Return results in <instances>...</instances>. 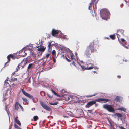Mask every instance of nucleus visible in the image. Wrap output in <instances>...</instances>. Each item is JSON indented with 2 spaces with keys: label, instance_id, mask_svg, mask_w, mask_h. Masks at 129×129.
<instances>
[{
  "label": "nucleus",
  "instance_id": "obj_37",
  "mask_svg": "<svg viewBox=\"0 0 129 129\" xmlns=\"http://www.w3.org/2000/svg\"><path fill=\"white\" fill-rule=\"evenodd\" d=\"M65 58L66 60L68 62H70L71 61V60L68 59V58L66 57L65 56Z\"/></svg>",
  "mask_w": 129,
  "mask_h": 129
},
{
  "label": "nucleus",
  "instance_id": "obj_15",
  "mask_svg": "<svg viewBox=\"0 0 129 129\" xmlns=\"http://www.w3.org/2000/svg\"><path fill=\"white\" fill-rule=\"evenodd\" d=\"M59 33V31L58 30L53 29L52 31L51 34L53 36H54L55 35L58 34Z\"/></svg>",
  "mask_w": 129,
  "mask_h": 129
},
{
  "label": "nucleus",
  "instance_id": "obj_51",
  "mask_svg": "<svg viewBox=\"0 0 129 129\" xmlns=\"http://www.w3.org/2000/svg\"><path fill=\"white\" fill-rule=\"evenodd\" d=\"M63 117H67V116H63Z\"/></svg>",
  "mask_w": 129,
  "mask_h": 129
},
{
  "label": "nucleus",
  "instance_id": "obj_23",
  "mask_svg": "<svg viewBox=\"0 0 129 129\" xmlns=\"http://www.w3.org/2000/svg\"><path fill=\"white\" fill-rule=\"evenodd\" d=\"M115 35H110L109 36L110 38L112 40H114L115 39Z\"/></svg>",
  "mask_w": 129,
  "mask_h": 129
},
{
  "label": "nucleus",
  "instance_id": "obj_13",
  "mask_svg": "<svg viewBox=\"0 0 129 129\" xmlns=\"http://www.w3.org/2000/svg\"><path fill=\"white\" fill-rule=\"evenodd\" d=\"M75 55L74 56L73 53L72 52L70 53V55L71 59L72 60H74L75 61L77 60V54L76 53Z\"/></svg>",
  "mask_w": 129,
  "mask_h": 129
},
{
  "label": "nucleus",
  "instance_id": "obj_16",
  "mask_svg": "<svg viewBox=\"0 0 129 129\" xmlns=\"http://www.w3.org/2000/svg\"><path fill=\"white\" fill-rule=\"evenodd\" d=\"M114 100L115 101L117 102H121L122 100V98L119 96H117L115 98Z\"/></svg>",
  "mask_w": 129,
  "mask_h": 129
},
{
  "label": "nucleus",
  "instance_id": "obj_41",
  "mask_svg": "<svg viewBox=\"0 0 129 129\" xmlns=\"http://www.w3.org/2000/svg\"><path fill=\"white\" fill-rule=\"evenodd\" d=\"M55 95H56V96H58V97H59V95L58 94H57V93H56L55 92V93L54 94Z\"/></svg>",
  "mask_w": 129,
  "mask_h": 129
},
{
  "label": "nucleus",
  "instance_id": "obj_42",
  "mask_svg": "<svg viewBox=\"0 0 129 129\" xmlns=\"http://www.w3.org/2000/svg\"><path fill=\"white\" fill-rule=\"evenodd\" d=\"M53 60L54 63L56 62V59H53Z\"/></svg>",
  "mask_w": 129,
  "mask_h": 129
},
{
  "label": "nucleus",
  "instance_id": "obj_9",
  "mask_svg": "<svg viewBox=\"0 0 129 129\" xmlns=\"http://www.w3.org/2000/svg\"><path fill=\"white\" fill-rule=\"evenodd\" d=\"M110 101L109 99L102 98H98L96 100V101L97 102L103 103H106Z\"/></svg>",
  "mask_w": 129,
  "mask_h": 129
},
{
  "label": "nucleus",
  "instance_id": "obj_2",
  "mask_svg": "<svg viewBox=\"0 0 129 129\" xmlns=\"http://www.w3.org/2000/svg\"><path fill=\"white\" fill-rule=\"evenodd\" d=\"M100 15L102 19L107 20L109 18L110 13L106 9H101L100 11Z\"/></svg>",
  "mask_w": 129,
  "mask_h": 129
},
{
  "label": "nucleus",
  "instance_id": "obj_33",
  "mask_svg": "<svg viewBox=\"0 0 129 129\" xmlns=\"http://www.w3.org/2000/svg\"><path fill=\"white\" fill-rule=\"evenodd\" d=\"M50 55V54H47L46 56L45 57L47 59L48 58Z\"/></svg>",
  "mask_w": 129,
  "mask_h": 129
},
{
  "label": "nucleus",
  "instance_id": "obj_50",
  "mask_svg": "<svg viewBox=\"0 0 129 129\" xmlns=\"http://www.w3.org/2000/svg\"><path fill=\"white\" fill-rule=\"evenodd\" d=\"M15 74V73L14 72L13 73H12L11 74V75L13 76V75H14V74Z\"/></svg>",
  "mask_w": 129,
  "mask_h": 129
},
{
  "label": "nucleus",
  "instance_id": "obj_36",
  "mask_svg": "<svg viewBox=\"0 0 129 129\" xmlns=\"http://www.w3.org/2000/svg\"><path fill=\"white\" fill-rule=\"evenodd\" d=\"M119 128H120V129H125V128H124L123 127H122V126H118Z\"/></svg>",
  "mask_w": 129,
  "mask_h": 129
},
{
  "label": "nucleus",
  "instance_id": "obj_24",
  "mask_svg": "<svg viewBox=\"0 0 129 129\" xmlns=\"http://www.w3.org/2000/svg\"><path fill=\"white\" fill-rule=\"evenodd\" d=\"M22 99L23 101L26 104L27 103V104H28V103L27 102L28 100L26 98L22 97Z\"/></svg>",
  "mask_w": 129,
  "mask_h": 129
},
{
  "label": "nucleus",
  "instance_id": "obj_5",
  "mask_svg": "<svg viewBox=\"0 0 129 129\" xmlns=\"http://www.w3.org/2000/svg\"><path fill=\"white\" fill-rule=\"evenodd\" d=\"M28 61L26 58H25L23 59L21 61V63L19 64L17 66L16 71H17L18 70L20 69L19 66H21V67L23 68L25 66L26 64L27 63Z\"/></svg>",
  "mask_w": 129,
  "mask_h": 129
},
{
  "label": "nucleus",
  "instance_id": "obj_40",
  "mask_svg": "<svg viewBox=\"0 0 129 129\" xmlns=\"http://www.w3.org/2000/svg\"><path fill=\"white\" fill-rule=\"evenodd\" d=\"M31 78V77H29L28 78V82L30 83H31V81L30 80Z\"/></svg>",
  "mask_w": 129,
  "mask_h": 129
},
{
  "label": "nucleus",
  "instance_id": "obj_44",
  "mask_svg": "<svg viewBox=\"0 0 129 129\" xmlns=\"http://www.w3.org/2000/svg\"><path fill=\"white\" fill-rule=\"evenodd\" d=\"M13 80L14 81H17V78H14Z\"/></svg>",
  "mask_w": 129,
  "mask_h": 129
},
{
  "label": "nucleus",
  "instance_id": "obj_35",
  "mask_svg": "<svg viewBox=\"0 0 129 129\" xmlns=\"http://www.w3.org/2000/svg\"><path fill=\"white\" fill-rule=\"evenodd\" d=\"M50 105H57V103H50Z\"/></svg>",
  "mask_w": 129,
  "mask_h": 129
},
{
  "label": "nucleus",
  "instance_id": "obj_38",
  "mask_svg": "<svg viewBox=\"0 0 129 129\" xmlns=\"http://www.w3.org/2000/svg\"><path fill=\"white\" fill-rule=\"evenodd\" d=\"M123 61H125V62L128 61V60L127 59H123Z\"/></svg>",
  "mask_w": 129,
  "mask_h": 129
},
{
  "label": "nucleus",
  "instance_id": "obj_17",
  "mask_svg": "<svg viewBox=\"0 0 129 129\" xmlns=\"http://www.w3.org/2000/svg\"><path fill=\"white\" fill-rule=\"evenodd\" d=\"M93 64H87V66L86 67V70H90L93 69Z\"/></svg>",
  "mask_w": 129,
  "mask_h": 129
},
{
  "label": "nucleus",
  "instance_id": "obj_6",
  "mask_svg": "<svg viewBox=\"0 0 129 129\" xmlns=\"http://www.w3.org/2000/svg\"><path fill=\"white\" fill-rule=\"evenodd\" d=\"M16 54L14 53L13 54H10L9 55H8L7 57V58L8 59L7 61L6 62L5 64V66L6 67L7 66L6 65V64L7 63H8L11 60L10 58H11L13 59H15L16 58Z\"/></svg>",
  "mask_w": 129,
  "mask_h": 129
},
{
  "label": "nucleus",
  "instance_id": "obj_21",
  "mask_svg": "<svg viewBox=\"0 0 129 129\" xmlns=\"http://www.w3.org/2000/svg\"><path fill=\"white\" fill-rule=\"evenodd\" d=\"M114 115L116 117H117L119 118H120L122 117V114L119 113H116Z\"/></svg>",
  "mask_w": 129,
  "mask_h": 129
},
{
  "label": "nucleus",
  "instance_id": "obj_49",
  "mask_svg": "<svg viewBox=\"0 0 129 129\" xmlns=\"http://www.w3.org/2000/svg\"><path fill=\"white\" fill-rule=\"evenodd\" d=\"M7 80H6L5 81V83L6 84V83H7V84H8V83L7 82H6V81H7Z\"/></svg>",
  "mask_w": 129,
  "mask_h": 129
},
{
  "label": "nucleus",
  "instance_id": "obj_27",
  "mask_svg": "<svg viewBox=\"0 0 129 129\" xmlns=\"http://www.w3.org/2000/svg\"><path fill=\"white\" fill-rule=\"evenodd\" d=\"M14 126L15 128H16L17 129H21L16 124H14Z\"/></svg>",
  "mask_w": 129,
  "mask_h": 129
},
{
  "label": "nucleus",
  "instance_id": "obj_1",
  "mask_svg": "<svg viewBox=\"0 0 129 129\" xmlns=\"http://www.w3.org/2000/svg\"><path fill=\"white\" fill-rule=\"evenodd\" d=\"M96 51L94 41L90 43L89 45L87 47L86 50L84 51V55L87 58H90L89 56L91 54Z\"/></svg>",
  "mask_w": 129,
  "mask_h": 129
},
{
  "label": "nucleus",
  "instance_id": "obj_31",
  "mask_svg": "<svg viewBox=\"0 0 129 129\" xmlns=\"http://www.w3.org/2000/svg\"><path fill=\"white\" fill-rule=\"evenodd\" d=\"M52 55H56V51L55 50H53L52 52Z\"/></svg>",
  "mask_w": 129,
  "mask_h": 129
},
{
  "label": "nucleus",
  "instance_id": "obj_55",
  "mask_svg": "<svg viewBox=\"0 0 129 129\" xmlns=\"http://www.w3.org/2000/svg\"><path fill=\"white\" fill-rule=\"evenodd\" d=\"M14 84H13V85H14Z\"/></svg>",
  "mask_w": 129,
  "mask_h": 129
},
{
  "label": "nucleus",
  "instance_id": "obj_10",
  "mask_svg": "<svg viewBox=\"0 0 129 129\" xmlns=\"http://www.w3.org/2000/svg\"><path fill=\"white\" fill-rule=\"evenodd\" d=\"M21 91L23 94L25 96L28 97L33 100L34 99V98L33 97L32 95L27 93L23 89H22Z\"/></svg>",
  "mask_w": 129,
  "mask_h": 129
},
{
  "label": "nucleus",
  "instance_id": "obj_29",
  "mask_svg": "<svg viewBox=\"0 0 129 129\" xmlns=\"http://www.w3.org/2000/svg\"><path fill=\"white\" fill-rule=\"evenodd\" d=\"M47 95L48 97L50 98H51L53 97V95H51L50 93H48Z\"/></svg>",
  "mask_w": 129,
  "mask_h": 129
},
{
  "label": "nucleus",
  "instance_id": "obj_34",
  "mask_svg": "<svg viewBox=\"0 0 129 129\" xmlns=\"http://www.w3.org/2000/svg\"><path fill=\"white\" fill-rule=\"evenodd\" d=\"M8 98V96H6L5 97H4V99L3 100V101H5Z\"/></svg>",
  "mask_w": 129,
  "mask_h": 129
},
{
  "label": "nucleus",
  "instance_id": "obj_48",
  "mask_svg": "<svg viewBox=\"0 0 129 129\" xmlns=\"http://www.w3.org/2000/svg\"><path fill=\"white\" fill-rule=\"evenodd\" d=\"M24 53L25 54L23 55V56H25L27 54L26 53H25V52H24Z\"/></svg>",
  "mask_w": 129,
  "mask_h": 129
},
{
  "label": "nucleus",
  "instance_id": "obj_12",
  "mask_svg": "<svg viewBox=\"0 0 129 129\" xmlns=\"http://www.w3.org/2000/svg\"><path fill=\"white\" fill-rule=\"evenodd\" d=\"M96 103L95 101H91L88 103L86 105L85 107L86 108H89L92 105L95 104Z\"/></svg>",
  "mask_w": 129,
  "mask_h": 129
},
{
  "label": "nucleus",
  "instance_id": "obj_4",
  "mask_svg": "<svg viewBox=\"0 0 129 129\" xmlns=\"http://www.w3.org/2000/svg\"><path fill=\"white\" fill-rule=\"evenodd\" d=\"M98 1V0H91V2L90 3L89 6L88 7V9L89 10L93 6V9L94 10H95V8L96 10L97 8L96 4Z\"/></svg>",
  "mask_w": 129,
  "mask_h": 129
},
{
  "label": "nucleus",
  "instance_id": "obj_45",
  "mask_svg": "<svg viewBox=\"0 0 129 129\" xmlns=\"http://www.w3.org/2000/svg\"><path fill=\"white\" fill-rule=\"evenodd\" d=\"M71 64H72L73 65H74L76 67V66L75 64V63L74 62H73L72 63H71Z\"/></svg>",
  "mask_w": 129,
  "mask_h": 129
},
{
  "label": "nucleus",
  "instance_id": "obj_47",
  "mask_svg": "<svg viewBox=\"0 0 129 129\" xmlns=\"http://www.w3.org/2000/svg\"><path fill=\"white\" fill-rule=\"evenodd\" d=\"M117 77L119 78H121V76L120 75H118Z\"/></svg>",
  "mask_w": 129,
  "mask_h": 129
},
{
  "label": "nucleus",
  "instance_id": "obj_30",
  "mask_svg": "<svg viewBox=\"0 0 129 129\" xmlns=\"http://www.w3.org/2000/svg\"><path fill=\"white\" fill-rule=\"evenodd\" d=\"M18 105L20 107V108L22 111H23L24 109L22 107V106L19 103H18Z\"/></svg>",
  "mask_w": 129,
  "mask_h": 129
},
{
  "label": "nucleus",
  "instance_id": "obj_11",
  "mask_svg": "<svg viewBox=\"0 0 129 129\" xmlns=\"http://www.w3.org/2000/svg\"><path fill=\"white\" fill-rule=\"evenodd\" d=\"M124 30L121 29H120L117 31L116 34L117 36H118L119 37L121 36H124Z\"/></svg>",
  "mask_w": 129,
  "mask_h": 129
},
{
  "label": "nucleus",
  "instance_id": "obj_20",
  "mask_svg": "<svg viewBox=\"0 0 129 129\" xmlns=\"http://www.w3.org/2000/svg\"><path fill=\"white\" fill-rule=\"evenodd\" d=\"M34 65V63H31L29 64L27 67V69L29 70L32 69L33 68Z\"/></svg>",
  "mask_w": 129,
  "mask_h": 129
},
{
  "label": "nucleus",
  "instance_id": "obj_14",
  "mask_svg": "<svg viewBox=\"0 0 129 129\" xmlns=\"http://www.w3.org/2000/svg\"><path fill=\"white\" fill-rule=\"evenodd\" d=\"M46 49V47H44V46H42L37 49V50L38 51L41 52V54H42L45 51Z\"/></svg>",
  "mask_w": 129,
  "mask_h": 129
},
{
  "label": "nucleus",
  "instance_id": "obj_3",
  "mask_svg": "<svg viewBox=\"0 0 129 129\" xmlns=\"http://www.w3.org/2000/svg\"><path fill=\"white\" fill-rule=\"evenodd\" d=\"M103 107L110 112H113L115 111L114 108L112 106V105H111L104 104L103 105Z\"/></svg>",
  "mask_w": 129,
  "mask_h": 129
},
{
  "label": "nucleus",
  "instance_id": "obj_43",
  "mask_svg": "<svg viewBox=\"0 0 129 129\" xmlns=\"http://www.w3.org/2000/svg\"><path fill=\"white\" fill-rule=\"evenodd\" d=\"M53 59H56V55H53Z\"/></svg>",
  "mask_w": 129,
  "mask_h": 129
},
{
  "label": "nucleus",
  "instance_id": "obj_54",
  "mask_svg": "<svg viewBox=\"0 0 129 129\" xmlns=\"http://www.w3.org/2000/svg\"><path fill=\"white\" fill-rule=\"evenodd\" d=\"M41 92H40V93H41Z\"/></svg>",
  "mask_w": 129,
  "mask_h": 129
},
{
  "label": "nucleus",
  "instance_id": "obj_39",
  "mask_svg": "<svg viewBox=\"0 0 129 129\" xmlns=\"http://www.w3.org/2000/svg\"><path fill=\"white\" fill-rule=\"evenodd\" d=\"M65 56H64V54H62V55H61V57L62 58H63V59H64V58H65Z\"/></svg>",
  "mask_w": 129,
  "mask_h": 129
},
{
  "label": "nucleus",
  "instance_id": "obj_52",
  "mask_svg": "<svg viewBox=\"0 0 129 129\" xmlns=\"http://www.w3.org/2000/svg\"><path fill=\"white\" fill-rule=\"evenodd\" d=\"M65 38V39H68L67 38Z\"/></svg>",
  "mask_w": 129,
  "mask_h": 129
},
{
  "label": "nucleus",
  "instance_id": "obj_46",
  "mask_svg": "<svg viewBox=\"0 0 129 129\" xmlns=\"http://www.w3.org/2000/svg\"><path fill=\"white\" fill-rule=\"evenodd\" d=\"M51 91L54 94L55 93V92L53 89H51Z\"/></svg>",
  "mask_w": 129,
  "mask_h": 129
},
{
  "label": "nucleus",
  "instance_id": "obj_26",
  "mask_svg": "<svg viewBox=\"0 0 129 129\" xmlns=\"http://www.w3.org/2000/svg\"><path fill=\"white\" fill-rule=\"evenodd\" d=\"M48 49H49L51 45V42H49L48 43Z\"/></svg>",
  "mask_w": 129,
  "mask_h": 129
},
{
  "label": "nucleus",
  "instance_id": "obj_28",
  "mask_svg": "<svg viewBox=\"0 0 129 129\" xmlns=\"http://www.w3.org/2000/svg\"><path fill=\"white\" fill-rule=\"evenodd\" d=\"M81 67L82 71H84L85 70H86L87 68L86 67H85L82 66H81Z\"/></svg>",
  "mask_w": 129,
  "mask_h": 129
},
{
  "label": "nucleus",
  "instance_id": "obj_56",
  "mask_svg": "<svg viewBox=\"0 0 129 129\" xmlns=\"http://www.w3.org/2000/svg\"><path fill=\"white\" fill-rule=\"evenodd\" d=\"M5 95H6V94H5ZM6 96H7L6 95Z\"/></svg>",
  "mask_w": 129,
  "mask_h": 129
},
{
  "label": "nucleus",
  "instance_id": "obj_53",
  "mask_svg": "<svg viewBox=\"0 0 129 129\" xmlns=\"http://www.w3.org/2000/svg\"><path fill=\"white\" fill-rule=\"evenodd\" d=\"M94 72H95V73H96V71H94Z\"/></svg>",
  "mask_w": 129,
  "mask_h": 129
},
{
  "label": "nucleus",
  "instance_id": "obj_8",
  "mask_svg": "<svg viewBox=\"0 0 129 129\" xmlns=\"http://www.w3.org/2000/svg\"><path fill=\"white\" fill-rule=\"evenodd\" d=\"M40 103L42 106L45 109L49 111H51L52 110L51 108L48 106L47 105L44 103L43 102L40 101Z\"/></svg>",
  "mask_w": 129,
  "mask_h": 129
},
{
  "label": "nucleus",
  "instance_id": "obj_7",
  "mask_svg": "<svg viewBox=\"0 0 129 129\" xmlns=\"http://www.w3.org/2000/svg\"><path fill=\"white\" fill-rule=\"evenodd\" d=\"M118 40L120 43L123 46H125L127 48H129V45L128 46H127L126 44V41L124 39L121 38L120 39L119 37L117 36Z\"/></svg>",
  "mask_w": 129,
  "mask_h": 129
},
{
  "label": "nucleus",
  "instance_id": "obj_25",
  "mask_svg": "<svg viewBox=\"0 0 129 129\" xmlns=\"http://www.w3.org/2000/svg\"><path fill=\"white\" fill-rule=\"evenodd\" d=\"M38 119V117L37 116H35L33 117L34 120L35 121H36Z\"/></svg>",
  "mask_w": 129,
  "mask_h": 129
},
{
  "label": "nucleus",
  "instance_id": "obj_22",
  "mask_svg": "<svg viewBox=\"0 0 129 129\" xmlns=\"http://www.w3.org/2000/svg\"><path fill=\"white\" fill-rule=\"evenodd\" d=\"M118 110H119L123 111L125 112H126V109L123 107L119 108H118Z\"/></svg>",
  "mask_w": 129,
  "mask_h": 129
},
{
  "label": "nucleus",
  "instance_id": "obj_19",
  "mask_svg": "<svg viewBox=\"0 0 129 129\" xmlns=\"http://www.w3.org/2000/svg\"><path fill=\"white\" fill-rule=\"evenodd\" d=\"M18 103L17 102H16L15 103L14 107L15 110L16 111H18L19 108L18 107Z\"/></svg>",
  "mask_w": 129,
  "mask_h": 129
},
{
  "label": "nucleus",
  "instance_id": "obj_18",
  "mask_svg": "<svg viewBox=\"0 0 129 129\" xmlns=\"http://www.w3.org/2000/svg\"><path fill=\"white\" fill-rule=\"evenodd\" d=\"M17 117H17L16 118H15V121L19 125V126H21V123L20 121L17 119Z\"/></svg>",
  "mask_w": 129,
  "mask_h": 129
},
{
  "label": "nucleus",
  "instance_id": "obj_32",
  "mask_svg": "<svg viewBox=\"0 0 129 129\" xmlns=\"http://www.w3.org/2000/svg\"><path fill=\"white\" fill-rule=\"evenodd\" d=\"M96 94H97V93H94V94H93V95H88V97H91L92 96H94L96 95Z\"/></svg>",
  "mask_w": 129,
  "mask_h": 129
}]
</instances>
